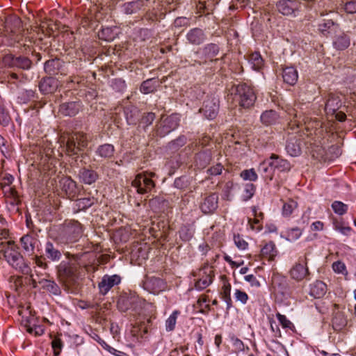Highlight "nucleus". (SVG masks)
I'll return each mask as SVG.
<instances>
[{
    "instance_id": "39448f33",
    "label": "nucleus",
    "mask_w": 356,
    "mask_h": 356,
    "mask_svg": "<svg viewBox=\"0 0 356 356\" xmlns=\"http://www.w3.org/2000/svg\"><path fill=\"white\" fill-rule=\"evenodd\" d=\"M88 143V136L83 132H76L69 136L66 143L67 154L76 155L83 151Z\"/></svg>"
},
{
    "instance_id": "ea45409f",
    "label": "nucleus",
    "mask_w": 356,
    "mask_h": 356,
    "mask_svg": "<svg viewBox=\"0 0 356 356\" xmlns=\"http://www.w3.org/2000/svg\"><path fill=\"white\" fill-rule=\"evenodd\" d=\"M298 203L293 200H288L285 202L282 207V214L284 216H289L293 211L297 209Z\"/></svg>"
},
{
    "instance_id": "5701e85b",
    "label": "nucleus",
    "mask_w": 356,
    "mask_h": 356,
    "mask_svg": "<svg viewBox=\"0 0 356 356\" xmlns=\"http://www.w3.org/2000/svg\"><path fill=\"white\" fill-rule=\"evenodd\" d=\"M350 44V38L345 33L335 37L333 41V47L338 51H343L349 47Z\"/></svg>"
},
{
    "instance_id": "c9c22d12",
    "label": "nucleus",
    "mask_w": 356,
    "mask_h": 356,
    "mask_svg": "<svg viewBox=\"0 0 356 356\" xmlns=\"http://www.w3.org/2000/svg\"><path fill=\"white\" fill-rule=\"evenodd\" d=\"M249 63L254 70H259L264 65L263 58L257 52H254L250 55Z\"/></svg>"
},
{
    "instance_id": "4c0bfd02",
    "label": "nucleus",
    "mask_w": 356,
    "mask_h": 356,
    "mask_svg": "<svg viewBox=\"0 0 356 356\" xmlns=\"http://www.w3.org/2000/svg\"><path fill=\"white\" fill-rule=\"evenodd\" d=\"M256 187L252 183H248L245 184L243 186V191L241 195V198L243 201H248L250 200L254 193H255Z\"/></svg>"
},
{
    "instance_id": "bf43d9fd",
    "label": "nucleus",
    "mask_w": 356,
    "mask_h": 356,
    "mask_svg": "<svg viewBox=\"0 0 356 356\" xmlns=\"http://www.w3.org/2000/svg\"><path fill=\"white\" fill-rule=\"evenodd\" d=\"M335 230L339 232L343 235L348 236L352 232V228L348 226H343L339 222H335L334 224Z\"/></svg>"
},
{
    "instance_id": "6e6d98bb",
    "label": "nucleus",
    "mask_w": 356,
    "mask_h": 356,
    "mask_svg": "<svg viewBox=\"0 0 356 356\" xmlns=\"http://www.w3.org/2000/svg\"><path fill=\"white\" fill-rule=\"evenodd\" d=\"M234 297L236 301H239L242 304L245 305L248 300V295L240 289H236L234 291Z\"/></svg>"
},
{
    "instance_id": "052dcab7",
    "label": "nucleus",
    "mask_w": 356,
    "mask_h": 356,
    "mask_svg": "<svg viewBox=\"0 0 356 356\" xmlns=\"http://www.w3.org/2000/svg\"><path fill=\"white\" fill-rule=\"evenodd\" d=\"M155 119V114L154 113H147L145 114L140 121V123L145 126L150 125Z\"/></svg>"
},
{
    "instance_id": "c756f323",
    "label": "nucleus",
    "mask_w": 356,
    "mask_h": 356,
    "mask_svg": "<svg viewBox=\"0 0 356 356\" xmlns=\"http://www.w3.org/2000/svg\"><path fill=\"white\" fill-rule=\"evenodd\" d=\"M286 149L291 156H297L301 152L300 143L296 137H291L287 141Z\"/></svg>"
},
{
    "instance_id": "4be33fe9",
    "label": "nucleus",
    "mask_w": 356,
    "mask_h": 356,
    "mask_svg": "<svg viewBox=\"0 0 356 356\" xmlns=\"http://www.w3.org/2000/svg\"><path fill=\"white\" fill-rule=\"evenodd\" d=\"M270 159H265L259 166V171L261 173L265 181H272L274 177L275 170L271 166Z\"/></svg>"
},
{
    "instance_id": "603ef678",
    "label": "nucleus",
    "mask_w": 356,
    "mask_h": 356,
    "mask_svg": "<svg viewBox=\"0 0 356 356\" xmlns=\"http://www.w3.org/2000/svg\"><path fill=\"white\" fill-rule=\"evenodd\" d=\"M51 347L54 350L55 356L60 355L63 348V342L61 339L59 337H55L51 341Z\"/></svg>"
},
{
    "instance_id": "a19ab883",
    "label": "nucleus",
    "mask_w": 356,
    "mask_h": 356,
    "mask_svg": "<svg viewBox=\"0 0 356 356\" xmlns=\"http://www.w3.org/2000/svg\"><path fill=\"white\" fill-rule=\"evenodd\" d=\"M180 312L178 310H175L165 321V330L168 332H171L175 330L177 318Z\"/></svg>"
},
{
    "instance_id": "f257e3e1",
    "label": "nucleus",
    "mask_w": 356,
    "mask_h": 356,
    "mask_svg": "<svg viewBox=\"0 0 356 356\" xmlns=\"http://www.w3.org/2000/svg\"><path fill=\"white\" fill-rule=\"evenodd\" d=\"M0 250L3 252L6 261L13 268L24 274H28L30 272V267L24 261L18 246L14 241L1 242Z\"/></svg>"
},
{
    "instance_id": "393cba45",
    "label": "nucleus",
    "mask_w": 356,
    "mask_h": 356,
    "mask_svg": "<svg viewBox=\"0 0 356 356\" xmlns=\"http://www.w3.org/2000/svg\"><path fill=\"white\" fill-rule=\"evenodd\" d=\"M277 254L275 244L273 241L267 243L261 250L260 255L268 261H273Z\"/></svg>"
},
{
    "instance_id": "f03ea898",
    "label": "nucleus",
    "mask_w": 356,
    "mask_h": 356,
    "mask_svg": "<svg viewBox=\"0 0 356 356\" xmlns=\"http://www.w3.org/2000/svg\"><path fill=\"white\" fill-rule=\"evenodd\" d=\"M195 288L201 291L208 287L213 282L214 272L212 266L204 265L202 268L193 271Z\"/></svg>"
},
{
    "instance_id": "4d7b16f0",
    "label": "nucleus",
    "mask_w": 356,
    "mask_h": 356,
    "mask_svg": "<svg viewBox=\"0 0 356 356\" xmlns=\"http://www.w3.org/2000/svg\"><path fill=\"white\" fill-rule=\"evenodd\" d=\"M180 237L182 240L187 241H189L193 236V232L186 227H182L181 230L179 231Z\"/></svg>"
},
{
    "instance_id": "1a4fd4ad",
    "label": "nucleus",
    "mask_w": 356,
    "mask_h": 356,
    "mask_svg": "<svg viewBox=\"0 0 356 356\" xmlns=\"http://www.w3.org/2000/svg\"><path fill=\"white\" fill-rule=\"evenodd\" d=\"M180 118L177 114L162 118L159 127L161 135H165L176 129L179 124Z\"/></svg>"
},
{
    "instance_id": "a18cd8bd",
    "label": "nucleus",
    "mask_w": 356,
    "mask_h": 356,
    "mask_svg": "<svg viewBox=\"0 0 356 356\" xmlns=\"http://www.w3.org/2000/svg\"><path fill=\"white\" fill-rule=\"evenodd\" d=\"M233 240L235 245L240 250H245L248 248V243L245 241L243 236L239 234H234Z\"/></svg>"
},
{
    "instance_id": "37998d69",
    "label": "nucleus",
    "mask_w": 356,
    "mask_h": 356,
    "mask_svg": "<svg viewBox=\"0 0 356 356\" xmlns=\"http://www.w3.org/2000/svg\"><path fill=\"white\" fill-rule=\"evenodd\" d=\"M276 317L284 329H289L290 330L293 331L295 330V326L293 323L289 320L285 315L281 314L280 313H277Z\"/></svg>"
},
{
    "instance_id": "6e6552de",
    "label": "nucleus",
    "mask_w": 356,
    "mask_h": 356,
    "mask_svg": "<svg viewBox=\"0 0 356 356\" xmlns=\"http://www.w3.org/2000/svg\"><path fill=\"white\" fill-rule=\"evenodd\" d=\"M132 186L136 189L139 194L150 192L155 186L154 182L145 175H138L132 181Z\"/></svg>"
},
{
    "instance_id": "0e129e2a",
    "label": "nucleus",
    "mask_w": 356,
    "mask_h": 356,
    "mask_svg": "<svg viewBox=\"0 0 356 356\" xmlns=\"http://www.w3.org/2000/svg\"><path fill=\"white\" fill-rule=\"evenodd\" d=\"M14 180V177L10 174H6L3 178L2 181L1 183V187L3 188L7 186H10Z\"/></svg>"
},
{
    "instance_id": "de8ad7c7",
    "label": "nucleus",
    "mask_w": 356,
    "mask_h": 356,
    "mask_svg": "<svg viewBox=\"0 0 356 356\" xmlns=\"http://www.w3.org/2000/svg\"><path fill=\"white\" fill-rule=\"evenodd\" d=\"M333 26H334V22L332 20H323L318 24V30L321 34L326 36Z\"/></svg>"
},
{
    "instance_id": "72a5a7b5",
    "label": "nucleus",
    "mask_w": 356,
    "mask_h": 356,
    "mask_svg": "<svg viewBox=\"0 0 356 356\" xmlns=\"http://www.w3.org/2000/svg\"><path fill=\"white\" fill-rule=\"evenodd\" d=\"M302 233H303V229L300 227H296L289 228L285 232V234H286L285 238H286V240H287L290 242H293V241H296L298 239H299L300 238V236H302Z\"/></svg>"
},
{
    "instance_id": "ddd939ff",
    "label": "nucleus",
    "mask_w": 356,
    "mask_h": 356,
    "mask_svg": "<svg viewBox=\"0 0 356 356\" xmlns=\"http://www.w3.org/2000/svg\"><path fill=\"white\" fill-rule=\"evenodd\" d=\"M218 111V100L216 98H208L204 102L200 112L209 120L216 118Z\"/></svg>"
},
{
    "instance_id": "8fccbe9b",
    "label": "nucleus",
    "mask_w": 356,
    "mask_h": 356,
    "mask_svg": "<svg viewBox=\"0 0 356 356\" xmlns=\"http://www.w3.org/2000/svg\"><path fill=\"white\" fill-rule=\"evenodd\" d=\"M224 168L220 163H217L207 170V176L206 179H210L211 177L220 175Z\"/></svg>"
},
{
    "instance_id": "20e7f679",
    "label": "nucleus",
    "mask_w": 356,
    "mask_h": 356,
    "mask_svg": "<svg viewBox=\"0 0 356 356\" xmlns=\"http://www.w3.org/2000/svg\"><path fill=\"white\" fill-rule=\"evenodd\" d=\"M78 267L75 264L61 262L58 266V276L61 282L66 286L75 284L78 278Z\"/></svg>"
},
{
    "instance_id": "09e8293b",
    "label": "nucleus",
    "mask_w": 356,
    "mask_h": 356,
    "mask_svg": "<svg viewBox=\"0 0 356 356\" xmlns=\"http://www.w3.org/2000/svg\"><path fill=\"white\" fill-rule=\"evenodd\" d=\"M1 188H2L5 195L7 197L11 198L10 203L14 204L17 201V197H18L17 192L15 190V188L10 186H7Z\"/></svg>"
},
{
    "instance_id": "c85d7f7f",
    "label": "nucleus",
    "mask_w": 356,
    "mask_h": 356,
    "mask_svg": "<svg viewBox=\"0 0 356 356\" xmlns=\"http://www.w3.org/2000/svg\"><path fill=\"white\" fill-rule=\"evenodd\" d=\"M188 42L193 44H200L204 40V34L202 29L195 28L191 29L186 35Z\"/></svg>"
},
{
    "instance_id": "680f3d73",
    "label": "nucleus",
    "mask_w": 356,
    "mask_h": 356,
    "mask_svg": "<svg viewBox=\"0 0 356 356\" xmlns=\"http://www.w3.org/2000/svg\"><path fill=\"white\" fill-rule=\"evenodd\" d=\"M344 10L347 13H356V0H350L344 4Z\"/></svg>"
},
{
    "instance_id": "774afa93",
    "label": "nucleus",
    "mask_w": 356,
    "mask_h": 356,
    "mask_svg": "<svg viewBox=\"0 0 356 356\" xmlns=\"http://www.w3.org/2000/svg\"><path fill=\"white\" fill-rule=\"evenodd\" d=\"M231 295V284L225 282L222 287V296H229Z\"/></svg>"
},
{
    "instance_id": "f8f14e48",
    "label": "nucleus",
    "mask_w": 356,
    "mask_h": 356,
    "mask_svg": "<svg viewBox=\"0 0 356 356\" xmlns=\"http://www.w3.org/2000/svg\"><path fill=\"white\" fill-rule=\"evenodd\" d=\"M165 282L159 277H147L144 282V288L153 294H158L166 289Z\"/></svg>"
},
{
    "instance_id": "a878e982",
    "label": "nucleus",
    "mask_w": 356,
    "mask_h": 356,
    "mask_svg": "<svg viewBox=\"0 0 356 356\" xmlns=\"http://www.w3.org/2000/svg\"><path fill=\"white\" fill-rule=\"evenodd\" d=\"M79 176L83 183L89 185L95 183L98 178V175L95 171L87 168L81 169Z\"/></svg>"
},
{
    "instance_id": "dca6fc26",
    "label": "nucleus",
    "mask_w": 356,
    "mask_h": 356,
    "mask_svg": "<svg viewBox=\"0 0 356 356\" xmlns=\"http://www.w3.org/2000/svg\"><path fill=\"white\" fill-rule=\"evenodd\" d=\"M60 186L63 191L69 198H73L76 196L77 192L76 184L70 177H63L60 181Z\"/></svg>"
},
{
    "instance_id": "338daca9",
    "label": "nucleus",
    "mask_w": 356,
    "mask_h": 356,
    "mask_svg": "<svg viewBox=\"0 0 356 356\" xmlns=\"http://www.w3.org/2000/svg\"><path fill=\"white\" fill-rule=\"evenodd\" d=\"M138 6L134 2H129L124 4V10L126 13L131 14L135 12Z\"/></svg>"
},
{
    "instance_id": "864d4df0",
    "label": "nucleus",
    "mask_w": 356,
    "mask_h": 356,
    "mask_svg": "<svg viewBox=\"0 0 356 356\" xmlns=\"http://www.w3.org/2000/svg\"><path fill=\"white\" fill-rule=\"evenodd\" d=\"M332 269L336 273L343 275H347L348 273L345 264L340 261H335L332 264Z\"/></svg>"
},
{
    "instance_id": "79ce46f5",
    "label": "nucleus",
    "mask_w": 356,
    "mask_h": 356,
    "mask_svg": "<svg viewBox=\"0 0 356 356\" xmlns=\"http://www.w3.org/2000/svg\"><path fill=\"white\" fill-rule=\"evenodd\" d=\"M334 212L339 216L345 214L348 209V206L341 201H334L332 204Z\"/></svg>"
},
{
    "instance_id": "7ed1b4c3",
    "label": "nucleus",
    "mask_w": 356,
    "mask_h": 356,
    "mask_svg": "<svg viewBox=\"0 0 356 356\" xmlns=\"http://www.w3.org/2000/svg\"><path fill=\"white\" fill-rule=\"evenodd\" d=\"M235 99L241 107L248 108L254 105L257 97L250 86L241 83L235 88Z\"/></svg>"
},
{
    "instance_id": "6ab92c4d",
    "label": "nucleus",
    "mask_w": 356,
    "mask_h": 356,
    "mask_svg": "<svg viewBox=\"0 0 356 356\" xmlns=\"http://www.w3.org/2000/svg\"><path fill=\"white\" fill-rule=\"evenodd\" d=\"M327 290L325 283L321 280H316L310 285L309 295L315 298H321L325 295Z\"/></svg>"
},
{
    "instance_id": "c03bdc74",
    "label": "nucleus",
    "mask_w": 356,
    "mask_h": 356,
    "mask_svg": "<svg viewBox=\"0 0 356 356\" xmlns=\"http://www.w3.org/2000/svg\"><path fill=\"white\" fill-rule=\"evenodd\" d=\"M254 216H255V218L254 219L249 218V220H248V225L250 226V228L252 231H254L256 232H259L263 228L262 224L261 223V222H260V220L259 219V217L262 218L263 213H259V216H257V214L255 213Z\"/></svg>"
},
{
    "instance_id": "473e14b6",
    "label": "nucleus",
    "mask_w": 356,
    "mask_h": 356,
    "mask_svg": "<svg viewBox=\"0 0 356 356\" xmlns=\"http://www.w3.org/2000/svg\"><path fill=\"white\" fill-rule=\"evenodd\" d=\"M278 117L277 113L275 111L270 110L264 112L260 118L264 124L268 126L275 124L278 120Z\"/></svg>"
},
{
    "instance_id": "bb28decb",
    "label": "nucleus",
    "mask_w": 356,
    "mask_h": 356,
    "mask_svg": "<svg viewBox=\"0 0 356 356\" xmlns=\"http://www.w3.org/2000/svg\"><path fill=\"white\" fill-rule=\"evenodd\" d=\"M118 34V29L116 26L104 27L98 33L100 39L105 41H113Z\"/></svg>"
},
{
    "instance_id": "f3484780",
    "label": "nucleus",
    "mask_w": 356,
    "mask_h": 356,
    "mask_svg": "<svg viewBox=\"0 0 356 356\" xmlns=\"http://www.w3.org/2000/svg\"><path fill=\"white\" fill-rule=\"evenodd\" d=\"M291 277L297 281L304 280L309 275V270L307 263L296 264L290 270Z\"/></svg>"
},
{
    "instance_id": "cd10ccee",
    "label": "nucleus",
    "mask_w": 356,
    "mask_h": 356,
    "mask_svg": "<svg viewBox=\"0 0 356 356\" xmlns=\"http://www.w3.org/2000/svg\"><path fill=\"white\" fill-rule=\"evenodd\" d=\"M282 78L285 83L293 86L298 81V72L293 67H285L283 70Z\"/></svg>"
},
{
    "instance_id": "e433bc0d",
    "label": "nucleus",
    "mask_w": 356,
    "mask_h": 356,
    "mask_svg": "<svg viewBox=\"0 0 356 356\" xmlns=\"http://www.w3.org/2000/svg\"><path fill=\"white\" fill-rule=\"evenodd\" d=\"M114 147L110 144H104L99 147L97 153L103 158H110L114 154Z\"/></svg>"
},
{
    "instance_id": "4468645a",
    "label": "nucleus",
    "mask_w": 356,
    "mask_h": 356,
    "mask_svg": "<svg viewBox=\"0 0 356 356\" xmlns=\"http://www.w3.org/2000/svg\"><path fill=\"white\" fill-rule=\"evenodd\" d=\"M3 61L10 67L15 66L23 70L29 69L32 64L31 60L27 57H15L12 54H8L5 56L3 58Z\"/></svg>"
},
{
    "instance_id": "e2e57ef3",
    "label": "nucleus",
    "mask_w": 356,
    "mask_h": 356,
    "mask_svg": "<svg viewBox=\"0 0 356 356\" xmlns=\"http://www.w3.org/2000/svg\"><path fill=\"white\" fill-rule=\"evenodd\" d=\"M246 282H249L252 286L259 287L260 283L254 275H248L244 277Z\"/></svg>"
},
{
    "instance_id": "b1692460",
    "label": "nucleus",
    "mask_w": 356,
    "mask_h": 356,
    "mask_svg": "<svg viewBox=\"0 0 356 356\" xmlns=\"http://www.w3.org/2000/svg\"><path fill=\"white\" fill-rule=\"evenodd\" d=\"M21 26V21L13 16L7 17L5 22V34L13 35V32H17Z\"/></svg>"
},
{
    "instance_id": "13d9d810",
    "label": "nucleus",
    "mask_w": 356,
    "mask_h": 356,
    "mask_svg": "<svg viewBox=\"0 0 356 356\" xmlns=\"http://www.w3.org/2000/svg\"><path fill=\"white\" fill-rule=\"evenodd\" d=\"M92 204L93 201L90 198H81L76 201V206L81 209H86Z\"/></svg>"
},
{
    "instance_id": "69168bd1",
    "label": "nucleus",
    "mask_w": 356,
    "mask_h": 356,
    "mask_svg": "<svg viewBox=\"0 0 356 356\" xmlns=\"http://www.w3.org/2000/svg\"><path fill=\"white\" fill-rule=\"evenodd\" d=\"M188 24V19L186 17H177L174 22L175 27L187 26Z\"/></svg>"
},
{
    "instance_id": "5fc2aeb1",
    "label": "nucleus",
    "mask_w": 356,
    "mask_h": 356,
    "mask_svg": "<svg viewBox=\"0 0 356 356\" xmlns=\"http://www.w3.org/2000/svg\"><path fill=\"white\" fill-rule=\"evenodd\" d=\"M10 120L8 112L3 106H0V125L6 126Z\"/></svg>"
},
{
    "instance_id": "49530a36",
    "label": "nucleus",
    "mask_w": 356,
    "mask_h": 356,
    "mask_svg": "<svg viewBox=\"0 0 356 356\" xmlns=\"http://www.w3.org/2000/svg\"><path fill=\"white\" fill-rule=\"evenodd\" d=\"M240 177L243 180H248L250 181H255L258 179V175L256 173L254 168H250V169L244 170L241 171V172L240 174Z\"/></svg>"
},
{
    "instance_id": "0eeeda50",
    "label": "nucleus",
    "mask_w": 356,
    "mask_h": 356,
    "mask_svg": "<svg viewBox=\"0 0 356 356\" xmlns=\"http://www.w3.org/2000/svg\"><path fill=\"white\" fill-rule=\"evenodd\" d=\"M142 300L134 294H122L118 300V308L121 312H125L129 309L136 311L141 306Z\"/></svg>"
},
{
    "instance_id": "a211bd4d",
    "label": "nucleus",
    "mask_w": 356,
    "mask_h": 356,
    "mask_svg": "<svg viewBox=\"0 0 356 356\" xmlns=\"http://www.w3.org/2000/svg\"><path fill=\"white\" fill-rule=\"evenodd\" d=\"M269 159L275 171L288 172L291 169V165L288 161L283 159L277 154H272Z\"/></svg>"
},
{
    "instance_id": "9d476101",
    "label": "nucleus",
    "mask_w": 356,
    "mask_h": 356,
    "mask_svg": "<svg viewBox=\"0 0 356 356\" xmlns=\"http://www.w3.org/2000/svg\"><path fill=\"white\" fill-rule=\"evenodd\" d=\"M277 8L284 15H296L300 9V3L296 0H280Z\"/></svg>"
},
{
    "instance_id": "2f4dec72",
    "label": "nucleus",
    "mask_w": 356,
    "mask_h": 356,
    "mask_svg": "<svg viewBox=\"0 0 356 356\" xmlns=\"http://www.w3.org/2000/svg\"><path fill=\"white\" fill-rule=\"evenodd\" d=\"M45 254L47 257L53 261H58L62 256L61 252L51 242L45 244Z\"/></svg>"
},
{
    "instance_id": "7c9ffc66",
    "label": "nucleus",
    "mask_w": 356,
    "mask_h": 356,
    "mask_svg": "<svg viewBox=\"0 0 356 356\" xmlns=\"http://www.w3.org/2000/svg\"><path fill=\"white\" fill-rule=\"evenodd\" d=\"M20 242L25 252L29 254L33 253L36 243V239L33 236L29 234L24 235L21 238Z\"/></svg>"
},
{
    "instance_id": "f704fd0d",
    "label": "nucleus",
    "mask_w": 356,
    "mask_h": 356,
    "mask_svg": "<svg viewBox=\"0 0 356 356\" xmlns=\"http://www.w3.org/2000/svg\"><path fill=\"white\" fill-rule=\"evenodd\" d=\"M43 289L53 293L54 295H58L60 293V288L58 284L52 280H42L40 282Z\"/></svg>"
},
{
    "instance_id": "9b49d317",
    "label": "nucleus",
    "mask_w": 356,
    "mask_h": 356,
    "mask_svg": "<svg viewBox=\"0 0 356 356\" xmlns=\"http://www.w3.org/2000/svg\"><path fill=\"white\" fill-rule=\"evenodd\" d=\"M218 207V195L216 193L205 196L200 205L201 211L205 214L213 213Z\"/></svg>"
},
{
    "instance_id": "3c124183",
    "label": "nucleus",
    "mask_w": 356,
    "mask_h": 356,
    "mask_svg": "<svg viewBox=\"0 0 356 356\" xmlns=\"http://www.w3.org/2000/svg\"><path fill=\"white\" fill-rule=\"evenodd\" d=\"M152 79H147L143 82L140 86V91L144 94H149L154 91L155 85Z\"/></svg>"
},
{
    "instance_id": "412c9836",
    "label": "nucleus",
    "mask_w": 356,
    "mask_h": 356,
    "mask_svg": "<svg viewBox=\"0 0 356 356\" xmlns=\"http://www.w3.org/2000/svg\"><path fill=\"white\" fill-rule=\"evenodd\" d=\"M81 108V102H71L61 104L59 111L65 115L74 116L79 112Z\"/></svg>"
},
{
    "instance_id": "aec40b11",
    "label": "nucleus",
    "mask_w": 356,
    "mask_h": 356,
    "mask_svg": "<svg viewBox=\"0 0 356 356\" xmlns=\"http://www.w3.org/2000/svg\"><path fill=\"white\" fill-rule=\"evenodd\" d=\"M58 81L52 77L44 78L39 84L40 90L44 94L52 93L56 90Z\"/></svg>"
},
{
    "instance_id": "58836bf2",
    "label": "nucleus",
    "mask_w": 356,
    "mask_h": 356,
    "mask_svg": "<svg viewBox=\"0 0 356 356\" xmlns=\"http://www.w3.org/2000/svg\"><path fill=\"white\" fill-rule=\"evenodd\" d=\"M340 106V101L338 98L330 96L325 103V109L327 112H335Z\"/></svg>"
},
{
    "instance_id": "2eb2a0df",
    "label": "nucleus",
    "mask_w": 356,
    "mask_h": 356,
    "mask_svg": "<svg viewBox=\"0 0 356 356\" xmlns=\"http://www.w3.org/2000/svg\"><path fill=\"white\" fill-rule=\"evenodd\" d=\"M120 282L121 277L118 275H105L98 284L100 293L106 295L112 287L119 284Z\"/></svg>"
},
{
    "instance_id": "423d86ee",
    "label": "nucleus",
    "mask_w": 356,
    "mask_h": 356,
    "mask_svg": "<svg viewBox=\"0 0 356 356\" xmlns=\"http://www.w3.org/2000/svg\"><path fill=\"white\" fill-rule=\"evenodd\" d=\"M83 227L76 220H70L65 223L62 232V238L67 243H74L83 235Z\"/></svg>"
}]
</instances>
